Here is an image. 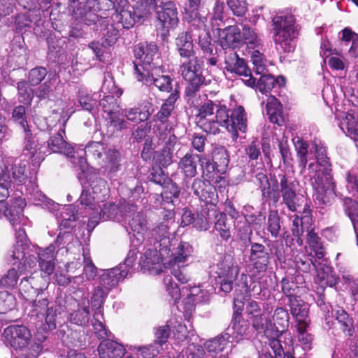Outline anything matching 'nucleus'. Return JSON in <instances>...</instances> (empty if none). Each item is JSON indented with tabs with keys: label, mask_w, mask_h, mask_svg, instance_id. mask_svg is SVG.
<instances>
[{
	"label": "nucleus",
	"mask_w": 358,
	"mask_h": 358,
	"mask_svg": "<svg viewBox=\"0 0 358 358\" xmlns=\"http://www.w3.org/2000/svg\"><path fill=\"white\" fill-rule=\"evenodd\" d=\"M247 115L244 108L239 106L233 110L226 106L218 107L215 120H198V125L206 133L216 134L220 131L219 126L223 127L231 134L234 141L238 136V131L245 133L248 128Z\"/></svg>",
	"instance_id": "nucleus-1"
},
{
	"label": "nucleus",
	"mask_w": 358,
	"mask_h": 358,
	"mask_svg": "<svg viewBox=\"0 0 358 358\" xmlns=\"http://www.w3.org/2000/svg\"><path fill=\"white\" fill-rule=\"evenodd\" d=\"M136 8L139 12L138 17H144L150 9H155L158 29L164 31L165 34L169 30L176 28L178 23V12L176 5L171 1L164 0H134Z\"/></svg>",
	"instance_id": "nucleus-2"
},
{
	"label": "nucleus",
	"mask_w": 358,
	"mask_h": 358,
	"mask_svg": "<svg viewBox=\"0 0 358 358\" xmlns=\"http://www.w3.org/2000/svg\"><path fill=\"white\" fill-rule=\"evenodd\" d=\"M272 33L275 49L280 54L294 51L295 39L299 33L294 15L274 16L272 19Z\"/></svg>",
	"instance_id": "nucleus-3"
},
{
	"label": "nucleus",
	"mask_w": 358,
	"mask_h": 358,
	"mask_svg": "<svg viewBox=\"0 0 358 358\" xmlns=\"http://www.w3.org/2000/svg\"><path fill=\"white\" fill-rule=\"evenodd\" d=\"M187 59L180 66L181 75L187 82L185 94L190 105L199 107L197 94L201 87L206 84L205 77L202 74V64L195 55Z\"/></svg>",
	"instance_id": "nucleus-4"
},
{
	"label": "nucleus",
	"mask_w": 358,
	"mask_h": 358,
	"mask_svg": "<svg viewBox=\"0 0 358 358\" xmlns=\"http://www.w3.org/2000/svg\"><path fill=\"white\" fill-rule=\"evenodd\" d=\"M87 157L97 161L104 172L114 174L121 169V155L115 148L100 142L89 143L85 148Z\"/></svg>",
	"instance_id": "nucleus-5"
},
{
	"label": "nucleus",
	"mask_w": 358,
	"mask_h": 358,
	"mask_svg": "<svg viewBox=\"0 0 358 358\" xmlns=\"http://www.w3.org/2000/svg\"><path fill=\"white\" fill-rule=\"evenodd\" d=\"M134 64L137 80L145 85L150 87H155L159 92L171 94L176 89L179 90L178 84L176 83L173 85V78L169 75L161 74L164 73L162 66H155L151 69L143 67L141 71L136 62H134Z\"/></svg>",
	"instance_id": "nucleus-6"
},
{
	"label": "nucleus",
	"mask_w": 358,
	"mask_h": 358,
	"mask_svg": "<svg viewBox=\"0 0 358 358\" xmlns=\"http://www.w3.org/2000/svg\"><path fill=\"white\" fill-rule=\"evenodd\" d=\"M322 173L310 175V182L315 192V202L319 207L330 206L334 201L336 184L331 174L322 175Z\"/></svg>",
	"instance_id": "nucleus-7"
},
{
	"label": "nucleus",
	"mask_w": 358,
	"mask_h": 358,
	"mask_svg": "<svg viewBox=\"0 0 358 358\" xmlns=\"http://www.w3.org/2000/svg\"><path fill=\"white\" fill-rule=\"evenodd\" d=\"M76 15L78 17L80 15V18L85 24L87 25L94 24L96 30L99 29L102 32V41L106 45L111 46L115 43L119 37V31L110 23V20L108 17H99L91 11L90 7L85 9L84 13L82 12L81 8H78Z\"/></svg>",
	"instance_id": "nucleus-8"
},
{
	"label": "nucleus",
	"mask_w": 358,
	"mask_h": 358,
	"mask_svg": "<svg viewBox=\"0 0 358 358\" xmlns=\"http://www.w3.org/2000/svg\"><path fill=\"white\" fill-rule=\"evenodd\" d=\"M26 166V162L20 159L12 157L6 158L1 166L0 180L10 186L13 181L17 185L24 184L27 180Z\"/></svg>",
	"instance_id": "nucleus-9"
},
{
	"label": "nucleus",
	"mask_w": 358,
	"mask_h": 358,
	"mask_svg": "<svg viewBox=\"0 0 358 358\" xmlns=\"http://www.w3.org/2000/svg\"><path fill=\"white\" fill-rule=\"evenodd\" d=\"M25 203L21 198H17L9 208L3 210L5 217L15 231L16 243L26 245L27 236L22 226L25 225L27 217L22 214Z\"/></svg>",
	"instance_id": "nucleus-10"
},
{
	"label": "nucleus",
	"mask_w": 358,
	"mask_h": 358,
	"mask_svg": "<svg viewBox=\"0 0 358 358\" xmlns=\"http://www.w3.org/2000/svg\"><path fill=\"white\" fill-rule=\"evenodd\" d=\"M280 192L282 203L290 211H297L305 198L296 193L298 182L284 173L278 174Z\"/></svg>",
	"instance_id": "nucleus-11"
},
{
	"label": "nucleus",
	"mask_w": 358,
	"mask_h": 358,
	"mask_svg": "<svg viewBox=\"0 0 358 358\" xmlns=\"http://www.w3.org/2000/svg\"><path fill=\"white\" fill-rule=\"evenodd\" d=\"M3 336L6 345L16 351H22L29 346L32 335L27 327L12 324L4 329Z\"/></svg>",
	"instance_id": "nucleus-12"
},
{
	"label": "nucleus",
	"mask_w": 358,
	"mask_h": 358,
	"mask_svg": "<svg viewBox=\"0 0 358 358\" xmlns=\"http://www.w3.org/2000/svg\"><path fill=\"white\" fill-rule=\"evenodd\" d=\"M239 270L233 263V258L226 255L217 265V283L220 289L224 293H229L233 289V283L236 280Z\"/></svg>",
	"instance_id": "nucleus-13"
},
{
	"label": "nucleus",
	"mask_w": 358,
	"mask_h": 358,
	"mask_svg": "<svg viewBox=\"0 0 358 358\" xmlns=\"http://www.w3.org/2000/svg\"><path fill=\"white\" fill-rule=\"evenodd\" d=\"M224 69L227 71L248 78L245 80V83L250 87H254L257 78L252 75L244 59L241 58L237 52L231 49L224 51Z\"/></svg>",
	"instance_id": "nucleus-14"
},
{
	"label": "nucleus",
	"mask_w": 358,
	"mask_h": 358,
	"mask_svg": "<svg viewBox=\"0 0 358 358\" xmlns=\"http://www.w3.org/2000/svg\"><path fill=\"white\" fill-rule=\"evenodd\" d=\"M170 275L164 277V284L168 294L176 303L180 298V289L173 281L172 275L182 284L188 282L191 278L184 264H170Z\"/></svg>",
	"instance_id": "nucleus-15"
},
{
	"label": "nucleus",
	"mask_w": 358,
	"mask_h": 358,
	"mask_svg": "<svg viewBox=\"0 0 358 358\" xmlns=\"http://www.w3.org/2000/svg\"><path fill=\"white\" fill-rule=\"evenodd\" d=\"M122 212L119 211L117 205L113 203H106L100 210L93 211L90 215L87 228L92 231L100 221L114 220L120 222L122 220Z\"/></svg>",
	"instance_id": "nucleus-16"
},
{
	"label": "nucleus",
	"mask_w": 358,
	"mask_h": 358,
	"mask_svg": "<svg viewBox=\"0 0 358 358\" xmlns=\"http://www.w3.org/2000/svg\"><path fill=\"white\" fill-rule=\"evenodd\" d=\"M24 148L23 153L31 159L34 166L37 167L44 160V152L41 150L42 145L39 143L36 136L33 135L31 130L24 131Z\"/></svg>",
	"instance_id": "nucleus-17"
},
{
	"label": "nucleus",
	"mask_w": 358,
	"mask_h": 358,
	"mask_svg": "<svg viewBox=\"0 0 358 358\" xmlns=\"http://www.w3.org/2000/svg\"><path fill=\"white\" fill-rule=\"evenodd\" d=\"M250 245V262L257 272L266 271L271 259L268 250L264 245L256 242L252 243Z\"/></svg>",
	"instance_id": "nucleus-18"
},
{
	"label": "nucleus",
	"mask_w": 358,
	"mask_h": 358,
	"mask_svg": "<svg viewBox=\"0 0 358 358\" xmlns=\"http://www.w3.org/2000/svg\"><path fill=\"white\" fill-rule=\"evenodd\" d=\"M313 149H314L316 163L312 162L308 165V170L310 175L322 173V175L331 174V164L327 156L325 147L318 145L315 141L313 142Z\"/></svg>",
	"instance_id": "nucleus-19"
},
{
	"label": "nucleus",
	"mask_w": 358,
	"mask_h": 358,
	"mask_svg": "<svg viewBox=\"0 0 358 358\" xmlns=\"http://www.w3.org/2000/svg\"><path fill=\"white\" fill-rule=\"evenodd\" d=\"M164 190L161 193L162 199V205L168 204L170 206L166 210L161 212L163 214L164 220H171L174 216V208L179 203L180 189L178 185L172 180L167 186L163 187Z\"/></svg>",
	"instance_id": "nucleus-20"
},
{
	"label": "nucleus",
	"mask_w": 358,
	"mask_h": 358,
	"mask_svg": "<svg viewBox=\"0 0 358 358\" xmlns=\"http://www.w3.org/2000/svg\"><path fill=\"white\" fill-rule=\"evenodd\" d=\"M134 56L136 59L143 64V67L151 69L157 66L156 63H153L154 57L158 53V47L155 43H143L137 45L134 48Z\"/></svg>",
	"instance_id": "nucleus-21"
},
{
	"label": "nucleus",
	"mask_w": 358,
	"mask_h": 358,
	"mask_svg": "<svg viewBox=\"0 0 358 358\" xmlns=\"http://www.w3.org/2000/svg\"><path fill=\"white\" fill-rule=\"evenodd\" d=\"M220 45L224 51L229 49L235 50L242 43V35L239 27L236 25L228 26L220 29Z\"/></svg>",
	"instance_id": "nucleus-22"
},
{
	"label": "nucleus",
	"mask_w": 358,
	"mask_h": 358,
	"mask_svg": "<svg viewBox=\"0 0 358 358\" xmlns=\"http://www.w3.org/2000/svg\"><path fill=\"white\" fill-rule=\"evenodd\" d=\"M191 189L201 201L207 204H212L216 201L217 194L215 187L205 179L195 178L192 183Z\"/></svg>",
	"instance_id": "nucleus-23"
},
{
	"label": "nucleus",
	"mask_w": 358,
	"mask_h": 358,
	"mask_svg": "<svg viewBox=\"0 0 358 358\" xmlns=\"http://www.w3.org/2000/svg\"><path fill=\"white\" fill-rule=\"evenodd\" d=\"M127 277V271H122L121 266L101 270V274L99 277V286L110 292Z\"/></svg>",
	"instance_id": "nucleus-24"
},
{
	"label": "nucleus",
	"mask_w": 358,
	"mask_h": 358,
	"mask_svg": "<svg viewBox=\"0 0 358 358\" xmlns=\"http://www.w3.org/2000/svg\"><path fill=\"white\" fill-rule=\"evenodd\" d=\"M150 247L141 255L139 259V265L145 269H150L152 266L159 264L162 261L163 250H166V247H163L160 243L149 244Z\"/></svg>",
	"instance_id": "nucleus-25"
},
{
	"label": "nucleus",
	"mask_w": 358,
	"mask_h": 358,
	"mask_svg": "<svg viewBox=\"0 0 358 358\" xmlns=\"http://www.w3.org/2000/svg\"><path fill=\"white\" fill-rule=\"evenodd\" d=\"M287 304L290 308L291 314L296 319L299 325L305 324V326H308V303L303 301L299 296H291Z\"/></svg>",
	"instance_id": "nucleus-26"
},
{
	"label": "nucleus",
	"mask_w": 358,
	"mask_h": 358,
	"mask_svg": "<svg viewBox=\"0 0 358 358\" xmlns=\"http://www.w3.org/2000/svg\"><path fill=\"white\" fill-rule=\"evenodd\" d=\"M62 134H65L64 129H61L57 133L52 135L47 142L48 148L52 152L63 154L67 157H75L73 148L66 142Z\"/></svg>",
	"instance_id": "nucleus-27"
},
{
	"label": "nucleus",
	"mask_w": 358,
	"mask_h": 358,
	"mask_svg": "<svg viewBox=\"0 0 358 358\" xmlns=\"http://www.w3.org/2000/svg\"><path fill=\"white\" fill-rule=\"evenodd\" d=\"M293 141L296 152L299 166L301 169V172L302 173L306 169L308 161L313 158L314 152L313 143L311 146H310L308 142L299 137L294 138Z\"/></svg>",
	"instance_id": "nucleus-28"
},
{
	"label": "nucleus",
	"mask_w": 358,
	"mask_h": 358,
	"mask_svg": "<svg viewBox=\"0 0 358 358\" xmlns=\"http://www.w3.org/2000/svg\"><path fill=\"white\" fill-rule=\"evenodd\" d=\"M98 352L101 358H122L126 350L122 345L107 339L99 344Z\"/></svg>",
	"instance_id": "nucleus-29"
},
{
	"label": "nucleus",
	"mask_w": 358,
	"mask_h": 358,
	"mask_svg": "<svg viewBox=\"0 0 358 358\" xmlns=\"http://www.w3.org/2000/svg\"><path fill=\"white\" fill-rule=\"evenodd\" d=\"M176 46L181 57L190 58L195 55L192 34L189 31L178 34L176 38Z\"/></svg>",
	"instance_id": "nucleus-30"
},
{
	"label": "nucleus",
	"mask_w": 358,
	"mask_h": 358,
	"mask_svg": "<svg viewBox=\"0 0 358 358\" xmlns=\"http://www.w3.org/2000/svg\"><path fill=\"white\" fill-rule=\"evenodd\" d=\"M180 97V91L176 89L161 106L159 110L153 116L154 121L165 123L175 108V103Z\"/></svg>",
	"instance_id": "nucleus-31"
},
{
	"label": "nucleus",
	"mask_w": 358,
	"mask_h": 358,
	"mask_svg": "<svg viewBox=\"0 0 358 358\" xmlns=\"http://www.w3.org/2000/svg\"><path fill=\"white\" fill-rule=\"evenodd\" d=\"M129 227L138 243L144 240V234L147 231V220L141 212H136L129 220Z\"/></svg>",
	"instance_id": "nucleus-32"
},
{
	"label": "nucleus",
	"mask_w": 358,
	"mask_h": 358,
	"mask_svg": "<svg viewBox=\"0 0 358 358\" xmlns=\"http://www.w3.org/2000/svg\"><path fill=\"white\" fill-rule=\"evenodd\" d=\"M265 109L271 122L278 126L283 124L285 120L282 113V105L275 96H271L267 99Z\"/></svg>",
	"instance_id": "nucleus-33"
},
{
	"label": "nucleus",
	"mask_w": 358,
	"mask_h": 358,
	"mask_svg": "<svg viewBox=\"0 0 358 358\" xmlns=\"http://www.w3.org/2000/svg\"><path fill=\"white\" fill-rule=\"evenodd\" d=\"M19 289L22 294H27V297L31 299L34 296L38 297L43 294L45 288L38 287L35 278L32 275L23 278L19 285Z\"/></svg>",
	"instance_id": "nucleus-34"
},
{
	"label": "nucleus",
	"mask_w": 358,
	"mask_h": 358,
	"mask_svg": "<svg viewBox=\"0 0 358 358\" xmlns=\"http://www.w3.org/2000/svg\"><path fill=\"white\" fill-rule=\"evenodd\" d=\"M201 158V155L190 152L180 159V166L186 177L192 178L196 175V165L197 162L200 163Z\"/></svg>",
	"instance_id": "nucleus-35"
},
{
	"label": "nucleus",
	"mask_w": 358,
	"mask_h": 358,
	"mask_svg": "<svg viewBox=\"0 0 358 358\" xmlns=\"http://www.w3.org/2000/svg\"><path fill=\"white\" fill-rule=\"evenodd\" d=\"M169 226L167 223L161 222L157 227H154L148 234L149 244L160 243L163 247H167L169 240Z\"/></svg>",
	"instance_id": "nucleus-36"
},
{
	"label": "nucleus",
	"mask_w": 358,
	"mask_h": 358,
	"mask_svg": "<svg viewBox=\"0 0 358 358\" xmlns=\"http://www.w3.org/2000/svg\"><path fill=\"white\" fill-rule=\"evenodd\" d=\"M123 113L127 120L138 124L148 120L152 112L150 111L147 106H139L125 108Z\"/></svg>",
	"instance_id": "nucleus-37"
},
{
	"label": "nucleus",
	"mask_w": 358,
	"mask_h": 358,
	"mask_svg": "<svg viewBox=\"0 0 358 358\" xmlns=\"http://www.w3.org/2000/svg\"><path fill=\"white\" fill-rule=\"evenodd\" d=\"M230 334L224 331L218 336L206 341L204 343L205 349L209 353L217 354L222 352L229 343Z\"/></svg>",
	"instance_id": "nucleus-38"
},
{
	"label": "nucleus",
	"mask_w": 358,
	"mask_h": 358,
	"mask_svg": "<svg viewBox=\"0 0 358 358\" xmlns=\"http://www.w3.org/2000/svg\"><path fill=\"white\" fill-rule=\"evenodd\" d=\"M332 315L335 317L343 332L348 336H352L354 333L353 320L348 313L341 307H338L332 311Z\"/></svg>",
	"instance_id": "nucleus-39"
},
{
	"label": "nucleus",
	"mask_w": 358,
	"mask_h": 358,
	"mask_svg": "<svg viewBox=\"0 0 358 358\" xmlns=\"http://www.w3.org/2000/svg\"><path fill=\"white\" fill-rule=\"evenodd\" d=\"M213 162L217 166L219 174L226 172L229 163V157L227 150L224 146L215 147L212 153Z\"/></svg>",
	"instance_id": "nucleus-40"
},
{
	"label": "nucleus",
	"mask_w": 358,
	"mask_h": 358,
	"mask_svg": "<svg viewBox=\"0 0 358 358\" xmlns=\"http://www.w3.org/2000/svg\"><path fill=\"white\" fill-rule=\"evenodd\" d=\"M193 252L192 246L187 242H180L171 253L170 264H183Z\"/></svg>",
	"instance_id": "nucleus-41"
},
{
	"label": "nucleus",
	"mask_w": 358,
	"mask_h": 358,
	"mask_svg": "<svg viewBox=\"0 0 358 358\" xmlns=\"http://www.w3.org/2000/svg\"><path fill=\"white\" fill-rule=\"evenodd\" d=\"M235 229L236 238L242 246L248 247L252 243L251 241L252 229L247 222L244 220H238L235 223Z\"/></svg>",
	"instance_id": "nucleus-42"
},
{
	"label": "nucleus",
	"mask_w": 358,
	"mask_h": 358,
	"mask_svg": "<svg viewBox=\"0 0 358 358\" xmlns=\"http://www.w3.org/2000/svg\"><path fill=\"white\" fill-rule=\"evenodd\" d=\"M109 292L103 289L101 286H97L92 294L91 297L92 307L94 311V317L100 315V317L103 319V309L102 307L108 296Z\"/></svg>",
	"instance_id": "nucleus-43"
},
{
	"label": "nucleus",
	"mask_w": 358,
	"mask_h": 358,
	"mask_svg": "<svg viewBox=\"0 0 358 358\" xmlns=\"http://www.w3.org/2000/svg\"><path fill=\"white\" fill-rule=\"evenodd\" d=\"M214 228L222 240L228 241L231 238V224L228 222L226 213L217 214Z\"/></svg>",
	"instance_id": "nucleus-44"
},
{
	"label": "nucleus",
	"mask_w": 358,
	"mask_h": 358,
	"mask_svg": "<svg viewBox=\"0 0 358 358\" xmlns=\"http://www.w3.org/2000/svg\"><path fill=\"white\" fill-rule=\"evenodd\" d=\"M281 218L276 210H270L266 222V229L270 233L273 238H277L280 236Z\"/></svg>",
	"instance_id": "nucleus-45"
},
{
	"label": "nucleus",
	"mask_w": 358,
	"mask_h": 358,
	"mask_svg": "<svg viewBox=\"0 0 358 358\" xmlns=\"http://www.w3.org/2000/svg\"><path fill=\"white\" fill-rule=\"evenodd\" d=\"M250 174L255 184L259 186L261 192L268 187H271V183L266 173V170L262 166L261 168H253L250 170Z\"/></svg>",
	"instance_id": "nucleus-46"
},
{
	"label": "nucleus",
	"mask_w": 358,
	"mask_h": 358,
	"mask_svg": "<svg viewBox=\"0 0 358 358\" xmlns=\"http://www.w3.org/2000/svg\"><path fill=\"white\" fill-rule=\"evenodd\" d=\"M134 8L135 9L134 15L130 10L124 8H120V10L118 9L116 10L115 20L124 29H129L134 26L135 22L134 15L138 17L139 12L136 8V4L134 6Z\"/></svg>",
	"instance_id": "nucleus-47"
},
{
	"label": "nucleus",
	"mask_w": 358,
	"mask_h": 358,
	"mask_svg": "<svg viewBox=\"0 0 358 358\" xmlns=\"http://www.w3.org/2000/svg\"><path fill=\"white\" fill-rule=\"evenodd\" d=\"M69 320L71 322L77 325L87 324L90 321L89 308L77 303V308L69 313Z\"/></svg>",
	"instance_id": "nucleus-48"
},
{
	"label": "nucleus",
	"mask_w": 358,
	"mask_h": 358,
	"mask_svg": "<svg viewBox=\"0 0 358 358\" xmlns=\"http://www.w3.org/2000/svg\"><path fill=\"white\" fill-rule=\"evenodd\" d=\"M231 324L237 342L243 338H248L250 336V323L248 320H241V319L235 320L234 318H232Z\"/></svg>",
	"instance_id": "nucleus-49"
},
{
	"label": "nucleus",
	"mask_w": 358,
	"mask_h": 358,
	"mask_svg": "<svg viewBox=\"0 0 358 358\" xmlns=\"http://www.w3.org/2000/svg\"><path fill=\"white\" fill-rule=\"evenodd\" d=\"M31 85L26 81H20L17 83L18 100L20 102L29 105L34 97L35 91Z\"/></svg>",
	"instance_id": "nucleus-50"
},
{
	"label": "nucleus",
	"mask_w": 358,
	"mask_h": 358,
	"mask_svg": "<svg viewBox=\"0 0 358 358\" xmlns=\"http://www.w3.org/2000/svg\"><path fill=\"white\" fill-rule=\"evenodd\" d=\"M48 335L37 332L35 335V342L29 348V352L26 355V358H37V357L45 350V345L43 343L47 340Z\"/></svg>",
	"instance_id": "nucleus-51"
},
{
	"label": "nucleus",
	"mask_w": 358,
	"mask_h": 358,
	"mask_svg": "<svg viewBox=\"0 0 358 358\" xmlns=\"http://www.w3.org/2000/svg\"><path fill=\"white\" fill-rule=\"evenodd\" d=\"M340 128L345 132V127L348 135L355 141H358V122L352 114L347 113L343 121L339 124Z\"/></svg>",
	"instance_id": "nucleus-52"
},
{
	"label": "nucleus",
	"mask_w": 358,
	"mask_h": 358,
	"mask_svg": "<svg viewBox=\"0 0 358 358\" xmlns=\"http://www.w3.org/2000/svg\"><path fill=\"white\" fill-rule=\"evenodd\" d=\"M78 101L83 110L92 113L97 106V94H91L84 90H79Z\"/></svg>",
	"instance_id": "nucleus-53"
},
{
	"label": "nucleus",
	"mask_w": 358,
	"mask_h": 358,
	"mask_svg": "<svg viewBox=\"0 0 358 358\" xmlns=\"http://www.w3.org/2000/svg\"><path fill=\"white\" fill-rule=\"evenodd\" d=\"M345 211L350 217L355 232L357 234L358 231V201L351 198H345L344 199Z\"/></svg>",
	"instance_id": "nucleus-54"
},
{
	"label": "nucleus",
	"mask_w": 358,
	"mask_h": 358,
	"mask_svg": "<svg viewBox=\"0 0 358 358\" xmlns=\"http://www.w3.org/2000/svg\"><path fill=\"white\" fill-rule=\"evenodd\" d=\"M241 35L242 43L244 42L246 43L249 48L255 49L261 45L262 41L257 34L252 28L248 25H244L243 27Z\"/></svg>",
	"instance_id": "nucleus-55"
},
{
	"label": "nucleus",
	"mask_w": 358,
	"mask_h": 358,
	"mask_svg": "<svg viewBox=\"0 0 358 358\" xmlns=\"http://www.w3.org/2000/svg\"><path fill=\"white\" fill-rule=\"evenodd\" d=\"M270 180L272 182L271 187H268V189L262 192V197L264 201H266L268 199H270L273 204H275L279 201L281 195L280 189H278V180L275 176L271 175Z\"/></svg>",
	"instance_id": "nucleus-56"
},
{
	"label": "nucleus",
	"mask_w": 358,
	"mask_h": 358,
	"mask_svg": "<svg viewBox=\"0 0 358 358\" xmlns=\"http://www.w3.org/2000/svg\"><path fill=\"white\" fill-rule=\"evenodd\" d=\"M200 165L202 169V177L205 180L210 182L216 178L219 172L217 171V166L213 162L201 155Z\"/></svg>",
	"instance_id": "nucleus-57"
},
{
	"label": "nucleus",
	"mask_w": 358,
	"mask_h": 358,
	"mask_svg": "<svg viewBox=\"0 0 358 358\" xmlns=\"http://www.w3.org/2000/svg\"><path fill=\"white\" fill-rule=\"evenodd\" d=\"M189 295L183 301H194L196 303H207L210 301V294L200 287H193L189 289Z\"/></svg>",
	"instance_id": "nucleus-58"
},
{
	"label": "nucleus",
	"mask_w": 358,
	"mask_h": 358,
	"mask_svg": "<svg viewBox=\"0 0 358 358\" xmlns=\"http://www.w3.org/2000/svg\"><path fill=\"white\" fill-rule=\"evenodd\" d=\"M87 180L94 194L98 196L99 194L104 195L107 192V182L104 179L92 174L87 176Z\"/></svg>",
	"instance_id": "nucleus-59"
},
{
	"label": "nucleus",
	"mask_w": 358,
	"mask_h": 358,
	"mask_svg": "<svg viewBox=\"0 0 358 358\" xmlns=\"http://www.w3.org/2000/svg\"><path fill=\"white\" fill-rule=\"evenodd\" d=\"M33 199L36 203V205H41L44 208H47L50 210H59V204L55 203L50 199L46 197V196L40 190L34 191L31 194Z\"/></svg>",
	"instance_id": "nucleus-60"
},
{
	"label": "nucleus",
	"mask_w": 358,
	"mask_h": 358,
	"mask_svg": "<svg viewBox=\"0 0 358 358\" xmlns=\"http://www.w3.org/2000/svg\"><path fill=\"white\" fill-rule=\"evenodd\" d=\"M62 309V307L56 303L49 305L44 315L49 330H53L56 328V319L57 315L61 313Z\"/></svg>",
	"instance_id": "nucleus-61"
},
{
	"label": "nucleus",
	"mask_w": 358,
	"mask_h": 358,
	"mask_svg": "<svg viewBox=\"0 0 358 358\" xmlns=\"http://www.w3.org/2000/svg\"><path fill=\"white\" fill-rule=\"evenodd\" d=\"M274 324L278 331L283 332L289 326V314L283 308H278L273 315Z\"/></svg>",
	"instance_id": "nucleus-62"
},
{
	"label": "nucleus",
	"mask_w": 358,
	"mask_h": 358,
	"mask_svg": "<svg viewBox=\"0 0 358 358\" xmlns=\"http://www.w3.org/2000/svg\"><path fill=\"white\" fill-rule=\"evenodd\" d=\"M256 78V83L254 86L256 85L257 88L262 93L270 92L277 83L274 76L268 73L263 74L259 78Z\"/></svg>",
	"instance_id": "nucleus-63"
},
{
	"label": "nucleus",
	"mask_w": 358,
	"mask_h": 358,
	"mask_svg": "<svg viewBox=\"0 0 358 358\" xmlns=\"http://www.w3.org/2000/svg\"><path fill=\"white\" fill-rule=\"evenodd\" d=\"M148 179L150 182L162 187L167 186V184L170 183L171 180L160 167L152 169L148 176Z\"/></svg>",
	"instance_id": "nucleus-64"
}]
</instances>
